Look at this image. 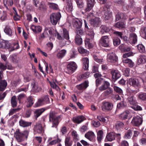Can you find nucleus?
I'll return each mask as SVG.
<instances>
[{
	"mask_svg": "<svg viewBox=\"0 0 146 146\" xmlns=\"http://www.w3.org/2000/svg\"><path fill=\"white\" fill-rule=\"evenodd\" d=\"M32 110L31 109L27 110L26 111L25 116L26 117L28 118L29 117L32 113Z\"/></svg>",
	"mask_w": 146,
	"mask_h": 146,
	"instance_id": "obj_63",
	"label": "nucleus"
},
{
	"mask_svg": "<svg viewBox=\"0 0 146 146\" xmlns=\"http://www.w3.org/2000/svg\"><path fill=\"white\" fill-rule=\"evenodd\" d=\"M34 98L31 96H30L27 99V107H31L34 104Z\"/></svg>",
	"mask_w": 146,
	"mask_h": 146,
	"instance_id": "obj_33",
	"label": "nucleus"
},
{
	"mask_svg": "<svg viewBox=\"0 0 146 146\" xmlns=\"http://www.w3.org/2000/svg\"><path fill=\"white\" fill-rule=\"evenodd\" d=\"M29 134V131L27 130H25L23 132H21L19 129L17 130L15 133V136L17 141L20 142L23 141L25 138L27 139Z\"/></svg>",
	"mask_w": 146,
	"mask_h": 146,
	"instance_id": "obj_4",
	"label": "nucleus"
},
{
	"mask_svg": "<svg viewBox=\"0 0 146 146\" xmlns=\"http://www.w3.org/2000/svg\"><path fill=\"white\" fill-rule=\"evenodd\" d=\"M127 83L131 86L137 88L141 87V84L139 80L137 79L131 78L129 79Z\"/></svg>",
	"mask_w": 146,
	"mask_h": 146,
	"instance_id": "obj_7",
	"label": "nucleus"
},
{
	"mask_svg": "<svg viewBox=\"0 0 146 146\" xmlns=\"http://www.w3.org/2000/svg\"><path fill=\"white\" fill-rule=\"evenodd\" d=\"M107 60L108 62L115 63L117 62L118 57L114 52H111L108 54Z\"/></svg>",
	"mask_w": 146,
	"mask_h": 146,
	"instance_id": "obj_9",
	"label": "nucleus"
},
{
	"mask_svg": "<svg viewBox=\"0 0 146 146\" xmlns=\"http://www.w3.org/2000/svg\"><path fill=\"white\" fill-rule=\"evenodd\" d=\"M31 85L32 86V89L35 92H36L38 91L37 85L36 83L34 81L32 82Z\"/></svg>",
	"mask_w": 146,
	"mask_h": 146,
	"instance_id": "obj_55",
	"label": "nucleus"
},
{
	"mask_svg": "<svg viewBox=\"0 0 146 146\" xmlns=\"http://www.w3.org/2000/svg\"><path fill=\"white\" fill-rule=\"evenodd\" d=\"M94 0H87V7L85 9L86 11H90L94 5Z\"/></svg>",
	"mask_w": 146,
	"mask_h": 146,
	"instance_id": "obj_26",
	"label": "nucleus"
},
{
	"mask_svg": "<svg viewBox=\"0 0 146 146\" xmlns=\"http://www.w3.org/2000/svg\"><path fill=\"white\" fill-rule=\"evenodd\" d=\"M25 94H20L18 95V100L20 103L21 102V100L25 97Z\"/></svg>",
	"mask_w": 146,
	"mask_h": 146,
	"instance_id": "obj_61",
	"label": "nucleus"
},
{
	"mask_svg": "<svg viewBox=\"0 0 146 146\" xmlns=\"http://www.w3.org/2000/svg\"><path fill=\"white\" fill-rule=\"evenodd\" d=\"M114 45L115 46L118 45L120 43V40L117 37L115 38L113 40Z\"/></svg>",
	"mask_w": 146,
	"mask_h": 146,
	"instance_id": "obj_57",
	"label": "nucleus"
},
{
	"mask_svg": "<svg viewBox=\"0 0 146 146\" xmlns=\"http://www.w3.org/2000/svg\"><path fill=\"white\" fill-rule=\"evenodd\" d=\"M123 123L121 122L118 121L115 124V128L117 130H119L122 129Z\"/></svg>",
	"mask_w": 146,
	"mask_h": 146,
	"instance_id": "obj_44",
	"label": "nucleus"
},
{
	"mask_svg": "<svg viewBox=\"0 0 146 146\" xmlns=\"http://www.w3.org/2000/svg\"><path fill=\"white\" fill-rule=\"evenodd\" d=\"M61 17V15L60 13H52L50 16V21L52 24L56 25Z\"/></svg>",
	"mask_w": 146,
	"mask_h": 146,
	"instance_id": "obj_6",
	"label": "nucleus"
},
{
	"mask_svg": "<svg viewBox=\"0 0 146 146\" xmlns=\"http://www.w3.org/2000/svg\"><path fill=\"white\" fill-rule=\"evenodd\" d=\"M133 55V54L132 52H129L128 53H125L123 55V59H126L127 57Z\"/></svg>",
	"mask_w": 146,
	"mask_h": 146,
	"instance_id": "obj_56",
	"label": "nucleus"
},
{
	"mask_svg": "<svg viewBox=\"0 0 146 146\" xmlns=\"http://www.w3.org/2000/svg\"><path fill=\"white\" fill-rule=\"evenodd\" d=\"M139 98L142 100H146V93H143L139 94L138 96Z\"/></svg>",
	"mask_w": 146,
	"mask_h": 146,
	"instance_id": "obj_59",
	"label": "nucleus"
},
{
	"mask_svg": "<svg viewBox=\"0 0 146 146\" xmlns=\"http://www.w3.org/2000/svg\"><path fill=\"white\" fill-rule=\"evenodd\" d=\"M110 73L113 79L115 81L120 78L121 76L120 72L117 70L113 69L111 71Z\"/></svg>",
	"mask_w": 146,
	"mask_h": 146,
	"instance_id": "obj_13",
	"label": "nucleus"
},
{
	"mask_svg": "<svg viewBox=\"0 0 146 146\" xmlns=\"http://www.w3.org/2000/svg\"><path fill=\"white\" fill-rule=\"evenodd\" d=\"M72 135L74 139L76 140H78V135L75 131H73L72 132Z\"/></svg>",
	"mask_w": 146,
	"mask_h": 146,
	"instance_id": "obj_62",
	"label": "nucleus"
},
{
	"mask_svg": "<svg viewBox=\"0 0 146 146\" xmlns=\"http://www.w3.org/2000/svg\"><path fill=\"white\" fill-rule=\"evenodd\" d=\"M88 83L85 81L84 82L76 86L77 89L79 90H81L84 89L86 88L88 86Z\"/></svg>",
	"mask_w": 146,
	"mask_h": 146,
	"instance_id": "obj_29",
	"label": "nucleus"
},
{
	"mask_svg": "<svg viewBox=\"0 0 146 146\" xmlns=\"http://www.w3.org/2000/svg\"><path fill=\"white\" fill-rule=\"evenodd\" d=\"M104 11H105L104 17L105 20H108L112 16V12L107 8H105Z\"/></svg>",
	"mask_w": 146,
	"mask_h": 146,
	"instance_id": "obj_21",
	"label": "nucleus"
},
{
	"mask_svg": "<svg viewBox=\"0 0 146 146\" xmlns=\"http://www.w3.org/2000/svg\"><path fill=\"white\" fill-rule=\"evenodd\" d=\"M115 27L119 28H124L125 26V24L123 22H118L115 25Z\"/></svg>",
	"mask_w": 146,
	"mask_h": 146,
	"instance_id": "obj_52",
	"label": "nucleus"
},
{
	"mask_svg": "<svg viewBox=\"0 0 146 146\" xmlns=\"http://www.w3.org/2000/svg\"><path fill=\"white\" fill-rule=\"evenodd\" d=\"M131 112L129 110H126L121 113L119 115V117L122 119H125L128 117L130 116Z\"/></svg>",
	"mask_w": 146,
	"mask_h": 146,
	"instance_id": "obj_20",
	"label": "nucleus"
},
{
	"mask_svg": "<svg viewBox=\"0 0 146 146\" xmlns=\"http://www.w3.org/2000/svg\"><path fill=\"white\" fill-rule=\"evenodd\" d=\"M31 28L35 33L40 32L42 30V28L39 26H36L34 25H32Z\"/></svg>",
	"mask_w": 146,
	"mask_h": 146,
	"instance_id": "obj_37",
	"label": "nucleus"
},
{
	"mask_svg": "<svg viewBox=\"0 0 146 146\" xmlns=\"http://www.w3.org/2000/svg\"><path fill=\"white\" fill-rule=\"evenodd\" d=\"M141 36L146 40V27L142 28L140 31Z\"/></svg>",
	"mask_w": 146,
	"mask_h": 146,
	"instance_id": "obj_45",
	"label": "nucleus"
},
{
	"mask_svg": "<svg viewBox=\"0 0 146 146\" xmlns=\"http://www.w3.org/2000/svg\"><path fill=\"white\" fill-rule=\"evenodd\" d=\"M66 51L64 49L60 51L57 54V57L59 59H62L65 55Z\"/></svg>",
	"mask_w": 146,
	"mask_h": 146,
	"instance_id": "obj_40",
	"label": "nucleus"
},
{
	"mask_svg": "<svg viewBox=\"0 0 146 146\" xmlns=\"http://www.w3.org/2000/svg\"><path fill=\"white\" fill-rule=\"evenodd\" d=\"M7 69V66L2 62H0V70L3 72Z\"/></svg>",
	"mask_w": 146,
	"mask_h": 146,
	"instance_id": "obj_60",
	"label": "nucleus"
},
{
	"mask_svg": "<svg viewBox=\"0 0 146 146\" xmlns=\"http://www.w3.org/2000/svg\"><path fill=\"white\" fill-rule=\"evenodd\" d=\"M17 98L15 96H13L11 100V103L12 106L13 108L16 107L17 105V102L16 101Z\"/></svg>",
	"mask_w": 146,
	"mask_h": 146,
	"instance_id": "obj_39",
	"label": "nucleus"
},
{
	"mask_svg": "<svg viewBox=\"0 0 146 146\" xmlns=\"http://www.w3.org/2000/svg\"><path fill=\"white\" fill-rule=\"evenodd\" d=\"M110 83L107 81H105L102 86L99 88V90L101 91L104 90L106 89L110 86Z\"/></svg>",
	"mask_w": 146,
	"mask_h": 146,
	"instance_id": "obj_35",
	"label": "nucleus"
},
{
	"mask_svg": "<svg viewBox=\"0 0 146 146\" xmlns=\"http://www.w3.org/2000/svg\"><path fill=\"white\" fill-rule=\"evenodd\" d=\"M127 100L129 103L131 105L133 106L135 105L137 103L136 98L133 96L129 97L127 99Z\"/></svg>",
	"mask_w": 146,
	"mask_h": 146,
	"instance_id": "obj_32",
	"label": "nucleus"
},
{
	"mask_svg": "<svg viewBox=\"0 0 146 146\" xmlns=\"http://www.w3.org/2000/svg\"><path fill=\"white\" fill-rule=\"evenodd\" d=\"M113 107V104L109 102H103L101 106L102 110L104 111H108L111 110Z\"/></svg>",
	"mask_w": 146,
	"mask_h": 146,
	"instance_id": "obj_8",
	"label": "nucleus"
},
{
	"mask_svg": "<svg viewBox=\"0 0 146 146\" xmlns=\"http://www.w3.org/2000/svg\"><path fill=\"white\" fill-rule=\"evenodd\" d=\"M45 110V109L41 108L37 109L35 111L34 116L36 120H37V118Z\"/></svg>",
	"mask_w": 146,
	"mask_h": 146,
	"instance_id": "obj_25",
	"label": "nucleus"
},
{
	"mask_svg": "<svg viewBox=\"0 0 146 146\" xmlns=\"http://www.w3.org/2000/svg\"><path fill=\"white\" fill-rule=\"evenodd\" d=\"M78 50L79 52L83 55H86L89 53L88 52L82 47L80 46L78 47Z\"/></svg>",
	"mask_w": 146,
	"mask_h": 146,
	"instance_id": "obj_42",
	"label": "nucleus"
},
{
	"mask_svg": "<svg viewBox=\"0 0 146 146\" xmlns=\"http://www.w3.org/2000/svg\"><path fill=\"white\" fill-rule=\"evenodd\" d=\"M75 42L78 45H80L82 43V40L79 35H76L75 39Z\"/></svg>",
	"mask_w": 146,
	"mask_h": 146,
	"instance_id": "obj_46",
	"label": "nucleus"
},
{
	"mask_svg": "<svg viewBox=\"0 0 146 146\" xmlns=\"http://www.w3.org/2000/svg\"><path fill=\"white\" fill-rule=\"evenodd\" d=\"M137 62L139 64L146 63V56L143 54L140 55Z\"/></svg>",
	"mask_w": 146,
	"mask_h": 146,
	"instance_id": "obj_30",
	"label": "nucleus"
},
{
	"mask_svg": "<svg viewBox=\"0 0 146 146\" xmlns=\"http://www.w3.org/2000/svg\"><path fill=\"white\" fill-rule=\"evenodd\" d=\"M82 62L83 64V68L87 70L89 67V59L87 57H84L82 59Z\"/></svg>",
	"mask_w": 146,
	"mask_h": 146,
	"instance_id": "obj_23",
	"label": "nucleus"
},
{
	"mask_svg": "<svg viewBox=\"0 0 146 146\" xmlns=\"http://www.w3.org/2000/svg\"><path fill=\"white\" fill-rule=\"evenodd\" d=\"M100 29H101L100 33L102 35L105 33H106L108 32L111 28H110L106 26L102 25L100 27Z\"/></svg>",
	"mask_w": 146,
	"mask_h": 146,
	"instance_id": "obj_34",
	"label": "nucleus"
},
{
	"mask_svg": "<svg viewBox=\"0 0 146 146\" xmlns=\"http://www.w3.org/2000/svg\"><path fill=\"white\" fill-rule=\"evenodd\" d=\"M48 5L50 8L56 10L58 7V5L54 3H48Z\"/></svg>",
	"mask_w": 146,
	"mask_h": 146,
	"instance_id": "obj_48",
	"label": "nucleus"
},
{
	"mask_svg": "<svg viewBox=\"0 0 146 146\" xmlns=\"http://www.w3.org/2000/svg\"><path fill=\"white\" fill-rule=\"evenodd\" d=\"M4 32L7 35L9 36H11L12 35V33L11 29L9 26H7L5 27L4 29Z\"/></svg>",
	"mask_w": 146,
	"mask_h": 146,
	"instance_id": "obj_41",
	"label": "nucleus"
},
{
	"mask_svg": "<svg viewBox=\"0 0 146 146\" xmlns=\"http://www.w3.org/2000/svg\"><path fill=\"white\" fill-rule=\"evenodd\" d=\"M90 21L91 24L94 27H98L101 23L100 19L98 17L91 19Z\"/></svg>",
	"mask_w": 146,
	"mask_h": 146,
	"instance_id": "obj_17",
	"label": "nucleus"
},
{
	"mask_svg": "<svg viewBox=\"0 0 146 146\" xmlns=\"http://www.w3.org/2000/svg\"><path fill=\"white\" fill-rule=\"evenodd\" d=\"M121 51L123 52H129L131 50V47L125 44H121L119 46Z\"/></svg>",
	"mask_w": 146,
	"mask_h": 146,
	"instance_id": "obj_19",
	"label": "nucleus"
},
{
	"mask_svg": "<svg viewBox=\"0 0 146 146\" xmlns=\"http://www.w3.org/2000/svg\"><path fill=\"white\" fill-rule=\"evenodd\" d=\"M85 119V117L83 115H79L73 118V121L76 123H80Z\"/></svg>",
	"mask_w": 146,
	"mask_h": 146,
	"instance_id": "obj_18",
	"label": "nucleus"
},
{
	"mask_svg": "<svg viewBox=\"0 0 146 146\" xmlns=\"http://www.w3.org/2000/svg\"><path fill=\"white\" fill-rule=\"evenodd\" d=\"M60 117V115L57 117L56 116L54 113L52 112L50 113L49 116V121H53V122L52 127H56L59 121L61 120Z\"/></svg>",
	"mask_w": 146,
	"mask_h": 146,
	"instance_id": "obj_5",
	"label": "nucleus"
},
{
	"mask_svg": "<svg viewBox=\"0 0 146 146\" xmlns=\"http://www.w3.org/2000/svg\"><path fill=\"white\" fill-rule=\"evenodd\" d=\"M85 27L87 35L86 38L85 40V46L88 48H91L93 47V45L91 43L94 37V33L92 29L88 28L87 23L86 20H84Z\"/></svg>",
	"mask_w": 146,
	"mask_h": 146,
	"instance_id": "obj_1",
	"label": "nucleus"
},
{
	"mask_svg": "<svg viewBox=\"0 0 146 146\" xmlns=\"http://www.w3.org/2000/svg\"><path fill=\"white\" fill-rule=\"evenodd\" d=\"M19 46L18 43H15L11 46L10 43L8 41L3 40L0 42V48L3 49H8L9 52L18 49Z\"/></svg>",
	"mask_w": 146,
	"mask_h": 146,
	"instance_id": "obj_2",
	"label": "nucleus"
},
{
	"mask_svg": "<svg viewBox=\"0 0 146 146\" xmlns=\"http://www.w3.org/2000/svg\"><path fill=\"white\" fill-rule=\"evenodd\" d=\"M122 61L124 63L128 64V65L130 67H132L134 65V63L129 58L122 59Z\"/></svg>",
	"mask_w": 146,
	"mask_h": 146,
	"instance_id": "obj_36",
	"label": "nucleus"
},
{
	"mask_svg": "<svg viewBox=\"0 0 146 146\" xmlns=\"http://www.w3.org/2000/svg\"><path fill=\"white\" fill-rule=\"evenodd\" d=\"M101 45L104 47H109L110 45V40L108 36H102L100 41Z\"/></svg>",
	"mask_w": 146,
	"mask_h": 146,
	"instance_id": "obj_10",
	"label": "nucleus"
},
{
	"mask_svg": "<svg viewBox=\"0 0 146 146\" xmlns=\"http://www.w3.org/2000/svg\"><path fill=\"white\" fill-rule=\"evenodd\" d=\"M31 122H27L22 119H21L19 121V124L20 126L23 127H27L31 126Z\"/></svg>",
	"mask_w": 146,
	"mask_h": 146,
	"instance_id": "obj_31",
	"label": "nucleus"
},
{
	"mask_svg": "<svg viewBox=\"0 0 146 146\" xmlns=\"http://www.w3.org/2000/svg\"><path fill=\"white\" fill-rule=\"evenodd\" d=\"M77 68V66L75 62H70L67 66V69L68 71L66 72L69 74L72 73L76 70Z\"/></svg>",
	"mask_w": 146,
	"mask_h": 146,
	"instance_id": "obj_11",
	"label": "nucleus"
},
{
	"mask_svg": "<svg viewBox=\"0 0 146 146\" xmlns=\"http://www.w3.org/2000/svg\"><path fill=\"white\" fill-rule=\"evenodd\" d=\"M143 121L142 118L139 116H137L133 117L131 122L133 125L137 126L141 125Z\"/></svg>",
	"mask_w": 146,
	"mask_h": 146,
	"instance_id": "obj_12",
	"label": "nucleus"
},
{
	"mask_svg": "<svg viewBox=\"0 0 146 146\" xmlns=\"http://www.w3.org/2000/svg\"><path fill=\"white\" fill-rule=\"evenodd\" d=\"M132 135V132L131 130H128L125 133L124 136V138L125 139H129L131 138Z\"/></svg>",
	"mask_w": 146,
	"mask_h": 146,
	"instance_id": "obj_49",
	"label": "nucleus"
},
{
	"mask_svg": "<svg viewBox=\"0 0 146 146\" xmlns=\"http://www.w3.org/2000/svg\"><path fill=\"white\" fill-rule=\"evenodd\" d=\"M137 41V36L136 34L132 33L129 34L128 41L130 43L135 44Z\"/></svg>",
	"mask_w": 146,
	"mask_h": 146,
	"instance_id": "obj_15",
	"label": "nucleus"
},
{
	"mask_svg": "<svg viewBox=\"0 0 146 146\" xmlns=\"http://www.w3.org/2000/svg\"><path fill=\"white\" fill-rule=\"evenodd\" d=\"M65 143V146H71L72 142L70 140V138L69 137H66Z\"/></svg>",
	"mask_w": 146,
	"mask_h": 146,
	"instance_id": "obj_53",
	"label": "nucleus"
},
{
	"mask_svg": "<svg viewBox=\"0 0 146 146\" xmlns=\"http://www.w3.org/2000/svg\"><path fill=\"white\" fill-rule=\"evenodd\" d=\"M137 48L140 53H144L145 52V47L142 44H138L137 45Z\"/></svg>",
	"mask_w": 146,
	"mask_h": 146,
	"instance_id": "obj_51",
	"label": "nucleus"
},
{
	"mask_svg": "<svg viewBox=\"0 0 146 146\" xmlns=\"http://www.w3.org/2000/svg\"><path fill=\"white\" fill-rule=\"evenodd\" d=\"M7 83L5 80H0V92H3L6 88Z\"/></svg>",
	"mask_w": 146,
	"mask_h": 146,
	"instance_id": "obj_22",
	"label": "nucleus"
},
{
	"mask_svg": "<svg viewBox=\"0 0 146 146\" xmlns=\"http://www.w3.org/2000/svg\"><path fill=\"white\" fill-rule=\"evenodd\" d=\"M127 18V16L122 13H118L116 15V20L118 21L120 19H125Z\"/></svg>",
	"mask_w": 146,
	"mask_h": 146,
	"instance_id": "obj_28",
	"label": "nucleus"
},
{
	"mask_svg": "<svg viewBox=\"0 0 146 146\" xmlns=\"http://www.w3.org/2000/svg\"><path fill=\"white\" fill-rule=\"evenodd\" d=\"M57 38L59 40H62L61 42H60V45L61 46H64L66 43V41L64 40V38L68 40L69 39V37L68 31L65 28L63 29V34L61 36L58 33H57Z\"/></svg>",
	"mask_w": 146,
	"mask_h": 146,
	"instance_id": "obj_3",
	"label": "nucleus"
},
{
	"mask_svg": "<svg viewBox=\"0 0 146 146\" xmlns=\"http://www.w3.org/2000/svg\"><path fill=\"white\" fill-rule=\"evenodd\" d=\"M47 80L48 81V82L49 83H50V84L51 86L53 88L55 89H56L57 90H58V89H59V87L55 83V82H57L56 80H55V81L53 80V83H52L51 82L49 81L48 79V78L47 79Z\"/></svg>",
	"mask_w": 146,
	"mask_h": 146,
	"instance_id": "obj_43",
	"label": "nucleus"
},
{
	"mask_svg": "<svg viewBox=\"0 0 146 146\" xmlns=\"http://www.w3.org/2000/svg\"><path fill=\"white\" fill-rule=\"evenodd\" d=\"M34 131L35 133H40L44 131L42 125L39 123H36L33 128Z\"/></svg>",
	"mask_w": 146,
	"mask_h": 146,
	"instance_id": "obj_16",
	"label": "nucleus"
},
{
	"mask_svg": "<svg viewBox=\"0 0 146 146\" xmlns=\"http://www.w3.org/2000/svg\"><path fill=\"white\" fill-rule=\"evenodd\" d=\"M90 74V73L89 72H87L83 74L80 76L81 78L83 79H86L89 77Z\"/></svg>",
	"mask_w": 146,
	"mask_h": 146,
	"instance_id": "obj_58",
	"label": "nucleus"
},
{
	"mask_svg": "<svg viewBox=\"0 0 146 146\" xmlns=\"http://www.w3.org/2000/svg\"><path fill=\"white\" fill-rule=\"evenodd\" d=\"M103 132L102 130H100L97 132V139L98 141H101L103 137Z\"/></svg>",
	"mask_w": 146,
	"mask_h": 146,
	"instance_id": "obj_47",
	"label": "nucleus"
},
{
	"mask_svg": "<svg viewBox=\"0 0 146 146\" xmlns=\"http://www.w3.org/2000/svg\"><path fill=\"white\" fill-rule=\"evenodd\" d=\"M113 88L115 91L116 93H117L121 95L123 94V91L120 88L116 86H114L113 87Z\"/></svg>",
	"mask_w": 146,
	"mask_h": 146,
	"instance_id": "obj_54",
	"label": "nucleus"
},
{
	"mask_svg": "<svg viewBox=\"0 0 146 146\" xmlns=\"http://www.w3.org/2000/svg\"><path fill=\"white\" fill-rule=\"evenodd\" d=\"M72 25L73 27L76 29H80L82 25V21L78 18H76L72 21Z\"/></svg>",
	"mask_w": 146,
	"mask_h": 146,
	"instance_id": "obj_14",
	"label": "nucleus"
},
{
	"mask_svg": "<svg viewBox=\"0 0 146 146\" xmlns=\"http://www.w3.org/2000/svg\"><path fill=\"white\" fill-rule=\"evenodd\" d=\"M85 137L90 141H92L95 138V135L92 131H89L85 135Z\"/></svg>",
	"mask_w": 146,
	"mask_h": 146,
	"instance_id": "obj_24",
	"label": "nucleus"
},
{
	"mask_svg": "<svg viewBox=\"0 0 146 146\" xmlns=\"http://www.w3.org/2000/svg\"><path fill=\"white\" fill-rule=\"evenodd\" d=\"M44 99L42 98L38 99L37 102L34 104V107L37 108L42 105L44 104Z\"/></svg>",
	"mask_w": 146,
	"mask_h": 146,
	"instance_id": "obj_38",
	"label": "nucleus"
},
{
	"mask_svg": "<svg viewBox=\"0 0 146 146\" xmlns=\"http://www.w3.org/2000/svg\"><path fill=\"white\" fill-rule=\"evenodd\" d=\"M115 139V133L113 132L108 133L106 135V139L108 141H111Z\"/></svg>",
	"mask_w": 146,
	"mask_h": 146,
	"instance_id": "obj_27",
	"label": "nucleus"
},
{
	"mask_svg": "<svg viewBox=\"0 0 146 146\" xmlns=\"http://www.w3.org/2000/svg\"><path fill=\"white\" fill-rule=\"evenodd\" d=\"M126 102L122 101L117 104V107L119 109H122L126 106Z\"/></svg>",
	"mask_w": 146,
	"mask_h": 146,
	"instance_id": "obj_50",
	"label": "nucleus"
},
{
	"mask_svg": "<svg viewBox=\"0 0 146 146\" xmlns=\"http://www.w3.org/2000/svg\"><path fill=\"white\" fill-rule=\"evenodd\" d=\"M88 129L87 125H83L80 128V131L82 133H84Z\"/></svg>",
	"mask_w": 146,
	"mask_h": 146,
	"instance_id": "obj_64",
	"label": "nucleus"
}]
</instances>
